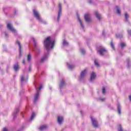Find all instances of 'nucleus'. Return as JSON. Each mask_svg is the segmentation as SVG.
Listing matches in <instances>:
<instances>
[{
	"mask_svg": "<svg viewBox=\"0 0 131 131\" xmlns=\"http://www.w3.org/2000/svg\"><path fill=\"white\" fill-rule=\"evenodd\" d=\"M44 46L47 50V53H45L42 57L40 59V63H43L45 61L48 60L49 57V52L52 50L55 46V39L51 37H48L44 41Z\"/></svg>",
	"mask_w": 131,
	"mask_h": 131,
	"instance_id": "nucleus-1",
	"label": "nucleus"
},
{
	"mask_svg": "<svg viewBox=\"0 0 131 131\" xmlns=\"http://www.w3.org/2000/svg\"><path fill=\"white\" fill-rule=\"evenodd\" d=\"M32 40L34 41L35 46V57H38V56H39V54H40V48H39V45L36 43V40H35L34 37H32Z\"/></svg>",
	"mask_w": 131,
	"mask_h": 131,
	"instance_id": "nucleus-2",
	"label": "nucleus"
},
{
	"mask_svg": "<svg viewBox=\"0 0 131 131\" xmlns=\"http://www.w3.org/2000/svg\"><path fill=\"white\" fill-rule=\"evenodd\" d=\"M33 13L34 14V17H36L37 20L40 22L41 23H43V24H47V23L42 20V18L40 17V14L39 12L36 10V9H33Z\"/></svg>",
	"mask_w": 131,
	"mask_h": 131,
	"instance_id": "nucleus-3",
	"label": "nucleus"
},
{
	"mask_svg": "<svg viewBox=\"0 0 131 131\" xmlns=\"http://www.w3.org/2000/svg\"><path fill=\"white\" fill-rule=\"evenodd\" d=\"M97 51L101 56H105V55L107 54V50L102 46H99L97 48Z\"/></svg>",
	"mask_w": 131,
	"mask_h": 131,
	"instance_id": "nucleus-4",
	"label": "nucleus"
},
{
	"mask_svg": "<svg viewBox=\"0 0 131 131\" xmlns=\"http://www.w3.org/2000/svg\"><path fill=\"white\" fill-rule=\"evenodd\" d=\"M35 89L36 90V93L34 98V102H36L37 100H38V96H39V92H40V90L42 89V85H41L40 87L38 88V89H37V88H36V86H35Z\"/></svg>",
	"mask_w": 131,
	"mask_h": 131,
	"instance_id": "nucleus-5",
	"label": "nucleus"
},
{
	"mask_svg": "<svg viewBox=\"0 0 131 131\" xmlns=\"http://www.w3.org/2000/svg\"><path fill=\"white\" fill-rule=\"evenodd\" d=\"M7 28L10 30V31H12L14 34H17V30L16 29H14V28L13 27V25L11 24V23L7 24Z\"/></svg>",
	"mask_w": 131,
	"mask_h": 131,
	"instance_id": "nucleus-6",
	"label": "nucleus"
},
{
	"mask_svg": "<svg viewBox=\"0 0 131 131\" xmlns=\"http://www.w3.org/2000/svg\"><path fill=\"white\" fill-rule=\"evenodd\" d=\"M91 119L92 120V124L94 125V127H98V121L97 119L93 117H91Z\"/></svg>",
	"mask_w": 131,
	"mask_h": 131,
	"instance_id": "nucleus-7",
	"label": "nucleus"
},
{
	"mask_svg": "<svg viewBox=\"0 0 131 131\" xmlns=\"http://www.w3.org/2000/svg\"><path fill=\"white\" fill-rule=\"evenodd\" d=\"M61 12H62V6L61 5V4L59 3L58 14L57 16V21H59V20H60V16H61Z\"/></svg>",
	"mask_w": 131,
	"mask_h": 131,
	"instance_id": "nucleus-8",
	"label": "nucleus"
},
{
	"mask_svg": "<svg viewBox=\"0 0 131 131\" xmlns=\"http://www.w3.org/2000/svg\"><path fill=\"white\" fill-rule=\"evenodd\" d=\"M84 19L86 22H91V15L89 14H85L84 15Z\"/></svg>",
	"mask_w": 131,
	"mask_h": 131,
	"instance_id": "nucleus-9",
	"label": "nucleus"
},
{
	"mask_svg": "<svg viewBox=\"0 0 131 131\" xmlns=\"http://www.w3.org/2000/svg\"><path fill=\"white\" fill-rule=\"evenodd\" d=\"M64 119H63V117L61 116H58L57 117V121L59 124H62Z\"/></svg>",
	"mask_w": 131,
	"mask_h": 131,
	"instance_id": "nucleus-10",
	"label": "nucleus"
},
{
	"mask_svg": "<svg viewBox=\"0 0 131 131\" xmlns=\"http://www.w3.org/2000/svg\"><path fill=\"white\" fill-rule=\"evenodd\" d=\"M96 74L94 72H92V73L91 74V77H90V81L91 82H93V81H94V80H95V79H96Z\"/></svg>",
	"mask_w": 131,
	"mask_h": 131,
	"instance_id": "nucleus-11",
	"label": "nucleus"
},
{
	"mask_svg": "<svg viewBox=\"0 0 131 131\" xmlns=\"http://www.w3.org/2000/svg\"><path fill=\"white\" fill-rule=\"evenodd\" d=\"M65 85H66V83H65V80H64V79H62L60 81L59 88L60 89H62V88H64Z\"/></svg>",
	"mask_w": 131,
	"mask_h": 131,
	"instance_id": "nucleus-12",
	"label": "nucleus"
},
{
	"mask_svg": "<svg viewBox=\"0 0 131 131\" xmlns=\"http://www.w3.org/2000/svg\"><path fill=\"white\" fill-rule=\"evenodd\" d=\"M77 17L78 18V21H79L80 25H81V27L83 29L84 27V26H83V24L82 23V21H81V19H80V18H79V15H78V14H77Z\"/></svg>",
	"mask_w": 131,
	"mask_h": 131,
	"instance_id": "nucleus-13",
	"label": "nucleus"
},
{
	"mask_svg": "<svg viewBox=\"0 0 131 131\" xmlns=\"http://www.w3.org/2000/svg\"><path fill=\"white\" fill-rule=\"evenodd\" d=\"M95 16L98 20H102V16L97 11L95 12Z\"/></svg>",
	"mask_w": 131,
	"mask_h": 131,
	"instance_id": "nucleus-14",
	"label": "nucleus"
},
{
	"mask_svg": "<svg viewBox=\"0 0 131 131\" xmlns=\"http://www.w3.org/2000/svg\"><path fill=\"white\" fill-rule=\"evenodd\" d=\"M19 108H17L13 112L12 115L14 118H16V116L17 115V114L18 113V112H19Z\"/></svg>",
	"mask_w": 131,
	"mask_h": 131,
	"instance_id": "nucleus-15",
	"label": "nucleus"
},
{
	"mask_svg": "<svg viewBox=\"0 0 131 131\" xmlns=\"http://www.w3.org/2000/svg\"><path fill=\"white\" fill-rule=\"evenodd\" d=\"M16 43H17L18 47H19V56H21L22 54V50H21V43L18 41H16Z\"/></svg>",
	"mask_w": 131,
	"mask_h": 131,
	"instance_id": "nucleus-16",
	"label": "nucleus"
},
{
	"mask_svg": "<svg viewBox=\"0 0 131 131\" xmlns=\"http://www.w3.org/2000/svg\"><path fill=\"white\" fill-rule=\"evenodd\" d=\"M86 74V70H84V71H82L81 73V78H83L84 76H85V75Z\"/></svg>",
	"mask_w": 131,
	"mask_h": 131,
	"instance_id": "nucleus-17",
	"label": "nucleus"
},
{
	"mask_svg": "<svg viewBox=\"0 0 131 131\" xmlns=\"http://www.w3.org/2000/svg\"><path fill=\"white\" fill-rule=\"evenodd\" d=\"M117 109L119 114H121V106H120V104L119 103H118L117 104Z\"/></svg>",
	"mask_w": 131,
	"mask_h": 131,
	"instance_id": "nucleus-18",
	"label": "nucleus"
},
{
	"mask_svg": "<svg viewBox=\"0 0 131 131\" xmlns=\"http://www.w3.org/2000/svg\"><path fill=\"white\" fill-rule=\"evenodd\" d=\"M67 65L69 69H73L74 68V65L67 63Z\"/></svg>",
	"mask_w": 131,
	"mask_h": 131,
	"instance_id": "nucleus-19",
	"label": "nucleus"
},
{
	"mask_svg": "<svg viewBox=\"0 0 131 131\" xmlns=\"http://www.w3.org/2000/svg\"><path fill=\"white\" fill-rule=\"evenodd\" d=\"M13 68L15 71H17L19 70V65L18 64H14Z\"/></svg>",
	"mask_w": 131,
	"mask_h": 131,
	"instance_id": "nucleus-20",
	"label": "nucleus"
},
{
	"mask_svg": "<svg viewBox=\"0 0 131 131\" xmlns=\"http://www.w3.org/2000/svg\"><path fill=\"white\" fill-rule=\"evenodd\" d=\"M47 125H43L39 127L40 130H43L44 129H46L47 128Z\"/></svg>",
	"mask_w": 131,
	"mask_h": 131,
	"instance_id": "nucleus-21",
	"label": "nucleus"
},
{
	"mask_svg": "<svg viewBox=\"0 0 131 131\" xmlns=\"http://www.w3.org/2000/svg\"><path fill=\"white\" fill-rule=\"evenodd\" d=\"M63 45L64 47H67L69 45V43H68V42H67V41H66V40L64 39L63 41Z\"/></svg>",
	"mask_w": 131,
	"mask_h": 131,
	"instance_id": "nucleus-22",
	"label": "nucleus"
},
{
	"mask_svg": "<svg viewBox=\"0 0 131 131\" xmlns=\"http://www.w3.org/2000/svg\"><path fill=\"white\" fill-rule=\"evenodd\" d=\"M94 64L96 67H100V64L98 62V60L97 59L94 60Z\"/></svg>",
	"mask_w": 131,
	"mask_h": 131,
	"instance_id": "nucleus-23",
	"label": "nucleus"
},
{
	"mask_svg": "<svg viewBox=\"0 0 131 131\" xmlns=\"http://www.w3.org/2000/svg\"><path fill=\"white\" fill-rule=\"evenodd\" d=\"M34 117H35V114L34 113H33L32 114L31 118L30 119V121H32V120H33V118H34Z\"/></svg>",
	"mask_w": 131,
	"mask_h": 131,
	"instance_id": "nucleus-24",
	"label": "nucleus"
},
{
	"mask_svg": "<svg viewBox=\"0 0 131 131\" xmlns=\"http://www.w3.org/2000/svg\"><path fill=\"white\" fill-rule=\"evenodd\" d=\"M80 51L82 55H84L85 54V50L83 48H81Z\"/></svg>",
	"mask_w": 131,
	"mask_h": 131,
	"instance_id": "nucleus-25",
	"label": "nucleus"
},
{
	"mask_svg": "<svg viewBox=\"0 0 131 131\" xmlns=\"http://www.w3.org/2000/svg\"><path fill=\"white\" fill-rule=\"evenodd\" d=\"M116 10H117V14L118 15H120V14H121L120 9L118 6L116 7Z\"/></svg>",
	"mask_w": 131,
	"mask_h": 131,
	"instance_id": "nucleus-26",
	"label": "nucleus"
},
{
	"mask_svg": "<svg viewBox=\"0 0 131 131\" xmlns=\"http://www.w3.org/2000/svg\"><path fill=\"white\" fill-rule=\"evenodd\" d=\"M125 21L126 22H127L128 21V15H127V13H125Z\"/></svg>",
	"mask_w": 131,
	"mask_h": 131,
	"instance_id": "nucleus-27",
	"label": "nucleus"
},
{
	"mask_svg": "<svg viewBox=\"0 0 131 131\" xmlns=\"http://www.w3.org/2000/svg\"><path fill=\"white\" fill-rule=\"evenodd\" d=\"M27 60L29 62H30V61L31 60V54H29L28 55Z\"/></svg>",
	"mask_w": 131,
	"mask_h": 131,
	"instance_id": "nucleus-28",
	"label": "nucleus"
},
{
	"mask_svg": "<svg viewBox=\"0 0 131 131\" xmlns=\"http://www.w3.org/2000/svg\"><path fill=\"white\" fill-rule=\"evenodd\" d=\"M116 36L118 38H121V37H122V34H117L116 35Z\"/></svg>",
	"mask_w": 131,
	"mask_h": 131,
	"instance_id": "nucleus-29",
	"label": "nucleus"
},
{
	"mask_svg": "<svg viewBox=\"0 0 131 131\" xmlns=\"http://www.w3.org/2000/svg\"><path fill=\"white\" fill-rule=\"evenodd\" d=\"M118 131H122V127H121V125H119L118 127Z\"/></svg>",
	"mask_w": 131,
	"mask_h": 131,
	"instance_id": "nucleus-30",
	"label": "nucleus"
},
{
	"mask_svg": "<svg viewBox=\"0 0 131 131\" xmlns=\"http://www.w3.org/2000/svg\"><path fill=\"white\" fill-rule=\"evenodd\" d=\"M121 47V48H124V47H125V43H124V42H121L120 44Z\"/></svg>",
	"mask_w": 131,
	"mask_h": 131,
	"instance_id": "nucleus-31",
	"label": "nucleus"
},
{
	"mask_svg": "<svg viewBox=\"0 0 131 131\" xmlns=\"http://www.w3.org/2000/svg\"><path fill=\"white\" fill-rule=\"evenodd\" d=\"M21 82L25 81V78H24V76H22L21 77Z\"/></svg>",
	"mask_w": 131,
	"mask_h": 131,
	"instance_id": "nucleus-32",
	"label": "nucleus"
},
{
	"mask_svg": "<svg viewBox=\"0 0 131 131\" xmlns=\"http://www.w3.org/2000/svg\"><path fill=\"white\" fill-rule=\"evenodd\" d=\"M111 46L112 49H113V50H115V48H114V45L113 44V42H111Z\"/></svg>",
	"mask_w": 131,
	"mask_h": 131,
	"instance_id": "nucleus-33",
	"label": "nucleus"
},
{
	"mask_svg": "<svg viewBox=\"0 0 131 131\" xmlns=\"http://www.w3.org/2000/svg\"><path fill=\"white\" fill-rule=\"evenodd\" d=\"M106 93V90L105 89V87L102 88V94H105Z\"/></svg>",
	"mask_w": 131,
	"mask_h": 131,
	"instance_id": "nucleus-34",
	"label": "nucleus"
},
{
	"mask_svg": "<svg viewBox=\"0 0 131 131\" xmlns=\"http://www.w3.org/2000/svg\"><path fill=\"white\" fill-rule=\"evenodd\" d=\"M99 100L101 101V102H104V101H105V98H100Z\"/></svg>",
	"mask_w": 131,
	"mask_h": 131,
	"instance_id": "nucleus-35",
	"label": "nucleus"
},
{
	"mask_svg": "<svg viewBox=\"0 0 131 131\" xmlns=\"http://www.w3.org/2000/svg\"><path fill=\"white\" fill-rule=\"evenodd\" d=\"M128 34H130V35H131V30H128Z\"/></svg>",
	"mask_w": 131,
	"mask_h": 131,
	"instance_id": "nucleus-36",
	"label": "nucleus"
},
{
	"mask_svg": "<svg viewBox=\"0 0 131 131\" xmlns=\"http://www.w3.org/2000/svg\"><path fill=\"white\" fill-rule=\"evenodd\" d=\"M4 34H5V36H8V34H7V33H6V32H4Z\"/></svg>",
	"mask_w": 131,
	"mask_h": 131,
	"instance_id": "nucleus-37",
	"label": "nucleus"
},
{
	"mask_svg": "<svg viewBox=\"0 0 131 131\" xmlns=\"http://www.w3.org/2000/svg\"><path fill=\"white\" fill-rule=\"evenodd\" d=\"M4 131H8V129H7V128H4Z\"/></svg>",
	"mask_w": 131,
	"mask_h": 131,
	"instance_id": "nucleus-38",
	"label": "nucleus"
},
{
	"mask_svg": "<svg viewBox=\"0 0 131 131\" xmlns=\"http://www.w3.org/2000/svg\"><path fill=\"white\" fill-rule=\"evenodd\" d=\"M89 4H92V3H93V2H92V1L89 0Z\"/></svg>",
	"mask_w": 131,
	"mask_h": 131,
	"instance_id": "nucleus-39",
	"label": "nucleus"
},
{
	"mask_svg": "<svg viewBox=\"0 0 131 131\" xmlns=\"http://www.w3.org/2000/svg\"><path fill=\"white\" fill-rule=\"evenodd\" d=\"M23 64H25V60H23Z\"/></svg>",
	"mask_w": 131,
	"mask_h": 131,
	"instance_id": "nucleus-40",
	"label": "nucleus"
},
{
	"mask_svg": "<svg viewBox=\"0 0 131 131\" xmlns=\"http://www.w3.org/2000/svg\"><path fill=\"white\" fill-rule=\"evenodd\" d=\"M129 100H130V101L131 102V95L129 96Z\"/></svg>",
	"mask_w": 131,
	"mask_h": 131,
	"instance_id": "nucleus-41",
	"label": "nucleus"
},
{
	"mask_svg": "<svg viewBox=\"0 0 131 131\" xmlns=\"http://www.w3.org/2000/svg\"><path fill=\"white\" fill-rule=\"evenodd\" d=\"M31 67H29V71H31Z\"/></svg>",
	"mask_w": 131,
	"mask_h": 131,
	"instance_id": "nucleus-42",
	"label": "nucleus"
},
{
	"mask_svg": "<svg viewBox=\"0 0 131 131\" xmlns=\"http://www.w3.org/2000/svg\"><path fill=\"white\" fill-rule=\"evenodd\" d=\"M127 66H129V64L128 63V62H127Z\"/></svg>",
	"mask_w": 131,
	"mask_h": 131,
	"instance_id": "nucleus-43",
	"label": "nucleus"
},
{
	"mask_svg": "<svg viewBox=\"0 0 131 131\" xmlns=\"http://www.w3.org/2000/svg\"><path fill=\"white\" fill-rule=\"evenodd\" d=\"M104 31H103L102 32V34L104 35Z\"/></svg>",
	"mask_w": 131,
	"mask_h": 131,
	"instance_id": "nucleus-44",
	"label": "nucleus"
},
{
	"mask_svg": "<svg viewBox=\"0 0 131 131\" xmlns=\"http://www.w3.org/2000/svg\"><path fill=\"white\" fill-rule=\"evenodd\" d=\"M14 14H16V11L14 12Z\"/></svg>",
	"mask_w": 131,
	"mask_h": 131,
	"instance_id": "nucleus-45",
	"label": "nucleus"
},
{
	"mask_svg": "<svg viewBox=\"0 0 131 131\" xmlns=\"http://www.w3.org/2000/svg\"><path fill=\"white\" fill-rule=\"evenodd\" d=\"M17 131H20V130H18Z\"/></svg>",
	"mask_w": 131,
	"mask_h": 131,
	"instance_id": "nucleus-46",
	"label": "nucleus"
},
{
	"mask_svg": "<svg viewBox=\"0 0 131 131\" xmlns=\"http://www.w3.org/2000/svg\"><path fill=\"white\" fill-rule=\"evenodd\" d=\"M29 2H30V0H28Z\"/></svg>",
	"mask_w": 131,
	"mask_h": 131,
	"instance_id": "nucleus-47",
	"label": "nucleus"
}]
</instances>
